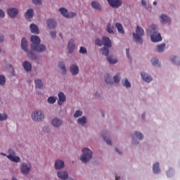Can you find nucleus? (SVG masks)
Instances as JSON below:
<instances>
[{"instance_id":"obj_1","label":"nucleus","mask_w":180,"mask_h":180,"mask_svg":"<svg viewBox=\"0 0 180 180\" xmlns=\"http://www.w3.org/2000/svg\"><path fill=\"white\" fill-rule=\"evenodd\" d=\"M31 50L37 53H43L46 51V46L40 44V38L36 35L31 36Z\"/></svg>"},{"instance_id":"obj_2","label":"nucleus","mask_w":180,"mask_h":180,"mask_svg":"<svg viewBox=\"0 0 180 180\" xmlns=\"http://www.w3.org/2000/svg\"><path fill=\"white\" fill-rule=\"evenodd\" d=\"M149 30H150V33H152V34L150 35V39L152 41H153L154 43H157V41H161V40H162L161 34L157 31V25H152L150 27Z\"/></svg>"},{"instance_id":"obj_3","label":"nucleus","mask_w":180,"mask_h":180,"mask_svg":"<svg viewBox=\"0 0 180 180\" xmlns=\"http://www.w3.org/2000/svg\"><path fill=\"white\" fill-rule=\"evenodd\" d=\"M133 36L134 41L141 44L143 43V36H144V30L140 26H137L136 33H133Z\"/></svg>"},{"instance_id":"obj_4","label":"nucleus","mask_w":180,"mask_h":180,"mask_svg":"<svg viewBox=\"0 0 180 180\" xmlns=\"http://www.w3.org/2000/svg\"><path fill=\"white\" fill-rule=\"evenodd\" d=\"M82 153L83 154L80 158L81 161H82V162H88V161L92 158V150L86 148L83 149Z\"/></svg>"},{"instance_id":"obj_5","label":"nucleus","mask_w":180,"mask_h":180,"mask_svg":"<svg viewBox=\"0 0 180 180\" xmlns=\"http://www.w3.org/2000/svg\"><path fill=\"white\" fill-rule=\"evenodd\" d=\"M32 119L34 122H41L44 119V114L40 110L34 111L32 114Z\"/></svg>"},{"instance_id":"obj_6","label":"nucleus","mask_w":180,"mask_h":180,"mask_svg":"<svg viewBox=\"0 0 180 180\" xmlns=\"http://www.w3.org/2000/svg\"><path fill=\"white\" fill-rule=\"evenodd\" d=\"M59 12L63 15V16L68 18H75V16H77L75 13H68V11L64 8H59Z\"/></svg>"},{"instance_id":"obj_7","label":"nucleus","mask_w":180,"mask_h":180,"mask_svg":"<svg viewBox=\"0 0 180 180\" xmlns=\"http://www.w3.org/2000/svg\"><path fill=\"white\" fill-rule=\"evenodd\" d=\"M112 8H119L122 6V0H107Z\"/></svg>"},{"instance_id":"obj_8","label":"nucleus","mask_w":180,"mask_h":180,"mask_svg":"<svg viewBox=\"0 0 180 180\" xmlns=\"http://www.w3.org/2000/svg\"><path fill=\"white\" fill-rule=\"evenodd\" d=\"M21 172L24 175H27L30 172V164L26 165V164H22L21 166Z\"/></svg>"},{"instance_id":"obj_9","label":"nucleus","mask_w":180,"mask_h":180,"mask_svg":"<svg viewBox=\"0 0 180 180\" xmlns=\"http://www.w3.org/2000/svg\"><path fill=\"white\" fill-rule=\"evenodd\" d=\"M18 11L15 8H11L7 10V13L10 18H16Z\"/></svg>"},{"instance_id":"obj_10","label":"nucleus","mask_w":180,"mask_h":180,"mask_svg":"<svg viewBox=\"0 0 180 180\" xmlns=\"http://www.w3.org/2000/svg\"><path fill=\"white\" fill-rule=\"evenodd\" d=\"M68 49L69 50V53H71L75 49V42L74 39H70L68 42Z\"/></svg>"},{"instance_id":"obj_11","label":"nucleus","mask_w":180,"mask_h":180,"mask_svg":"<svg viewBox=\"0 0 180 180\" xmlns=\"http://www.w3.org/2000/svg\"><path fill=\"white\" fill-rule=\"evenodd\" d=\"M58 176L60 179L66 180L68 179V173L65 171L58 172Z\"/></svg>"},{"instance_id":"obj_12","label":"nucleus","mask_w":180,"mask_h":180,"mask_svg":"<svg viewBox=\"0 0 180 180\" xmlns=\"http://www.w3.org/2000/svg\"><path fill=\"white\" fill-rule=\"evenodd\" d=\"M56 26L57 22H56V20L53 19L47 20V27H49V29H56Z\"/></svg>"},{"instance_id":"obj_13","label":"nucleus","mask_w":180,"mask_h":180,"mask_svg":"<svg viewBox=\"0 0 180 180\" xmlns=\"http://www.w3.org/2000/svg\"><path fill=\"white\" fill-rule=\"evenodd\" d=\"M59 100L58 101V105H60V106H61V105H63V102H65L66 101V97L65 95L64 94V93L63 92H60L58 95Z\"/></svg>"},{"instance_id":"obj_14","label":"nucleus","mask_w":180,"mask_h":180,"mask_svg":"<svg viewBox=\"0 0 180 180\" xmlns=\"http://www.w3.org/2000/svg\"><path fill=\"white\" fill-rule=\"evenodd\" d=\"M142 79H143V81H145V82H151V81H153V78L151 77V76L147 75L146 72H142L141 73Z\"/></svg>"},{"instance_id":"obj_15","label":"nucleus","mask_w":180,"mask_h":180,"mask_svg":"<svg viewBox=\"0 0 180 180\" xmlns=\"http://www.w3.org/2000/svg\"><path fill=\"white\" fill-rule=\"evenodd\" d=\"M103 44L104 47H112V42L108 37H103Z\"/></svg>"},{"instance_id":"obj_16","label":"nucleus","mask_w":180,"mask_h":180,"mask_svg":"<svg viewBox=\"0 0 180 180\" xmlns=\"http://www.w3.org/2000/svg\"><path fill=\"white\" fill-rule=\"evenodd\" d=\"M52 124L54 127H60L63 124V121L58 118H53L52 120Z\"/></svg>"},{"instance_id":"obj_17","label":"nucleus","mask_w":180,"mask_h":180,"mask_svg":"<svg viewBox=\"0 0 180 180\" xmlns=\"http://www.w3.org/2000/svg\"><path fill=\"white\" fill-rule=\"evenodd\" d=\"M64 162L63 160H56L55 162L56 169H63L64 168Z\"/></svg>"},{"instance_id":"obj_18","label":"nucleus","mask_w":180,"mask_h":180,"mask_svg":"<svg viewBox=\"0 0 180 180\" xmlns=\"http://www.w3.org/2000/svg\"><path fill=\"white\" fill-rule=\"evenodd\" d=\"M22 67L24 68V70L27 71V72L32 71V63H30L29 61L23 62Z\"/></svg>"},{"instance_id":"obj_19","label":"nucleus","mask_w":180,"mask_h":180,"mask_svg":"<svg viewBox=\"0 0 180 180\" xmlns=\"http://www.w3.org/2000/svg\"><path fill=\"white\" fill-rule=\"evenodd\" d=\"M70 72H72V75H77L79 72L78 66L76 65H70Z\"/></svg>"},{"instance_id":"obj_20","label":"nucleus","mask_w":180,"mask_h":180,"mask_svg":"<svg viewBox=\"0 0 180 180\" xmlns=\"http://www.w3.org/2000/svg\"><path fill=\"white\" fill-rule=\"evenodd\" d=\"M161 23H171V19L165 14L160 15Z\"/></svg>"},{"instance_id":"obj_21","label":"nucleus","mask_w":180,"mask_h":180,"mask_svg":"<svg viewBox=\"0 0 180 180\" xmlns=\"http://www.w3.org/2000/svg\"><path fill=\"white\" fill-rule=\"evenodd\" d=\"M21 49L27 52V40H26V38H22L21 40Z\"/></svg>"},{"instance_id":"obj_22","label":"nucleus","mask_w":180,"mask_h":180,"mask_svg":"<svg viewBox=\"0 0 180 180\" xmlns=\"http://www.w3.org/2000/svg\"><path fill=\"white\" fill-rule=\"evenodd\" d=\"M30 30L32 33H34L35 34H39V27L35 24H31L30 26Z\"/></svg>"},{"instance_id":"obj_23","label":"nucleus","mask_w":180,"mask_h":180,"mask_svg":"<svg viewBox=\"0 0 180 180\" xmlns=\"http://www.w3.org/2000/svg\"><path fill=\"white\" fill-rule=\"evenodd\" d=\"M8 159L11 160V161H13V162H20V158L18 156H14L13 155H8Z\"/></svg>"},{"instance_id":"obj_24","label":"nucleus","mask_w":180,"mask_h":180,"mask_svg":"<svg viewBox=\"0 0 180 180\" xmlns=\"http://www.w3.org/2000/svg\"><path fill=\"white\" fill-rule=\"evenodd\" d=\"M115 27L117 28V30L119 33H121V34H124V30H123V25H122L120 22H117L115 24Z\"/></svg>"},{"instance_id":"obj_25","label":"nucleus","mask_w":180,"mask_h":180,"mask_svg":"<svg viewBox=\"0 0 180 180\" xmlns=\"http://www.w3.org/2000/svg\"><path fill=\"white\" fill-rule=\"evenodd\" d=\"M153 169L154 174H160V172H161V170L160 169V163L156 162L155 164H154Z\"/></svg>"},{"instance_id":"obj_26","label":"nucleus","mask_w":180,"mask_h":180,"mask_svg":"<svg viewBox=\"0 0 180 180\" xmlns=\"http://www.w3.org/2000/svg\"><path fill=\"white\" fill-rule=\"evenodd\" d=\"M101 53L103 56L108 57L109 56V48L108 46H104L101 49Z\"/></svg>"},{"instance_id":"obj_27","label":"nucleus","mask_w":180,"mask_h":180,"mask_svg":"<svg viewBox=\"0 0 180 180\" xmlns=\"http://www.w3.org/2000/svg\"><path fill=\"white\" fill-rule=\"evenodd\" d=\"M26 19H32L33 18V9H29L25 14Z\"/></svg>"},{"instance_id":"obj_28","label":"nucleus","mask_w":180,"mask_h":180,"mask_svg":"<svg viewBox=\"0 0 180 180\" xmlns=\"http://www.w3.org/2000/svg\"><path fill=\"white\" fill-rule=\"evenodd\" d=\"M58 67L60 68L63 74H65V72H67V69H65V64H64V62H60L58 63Z\"/></svg>"},{"instance_id":"obj_29","label":"nucleus","mask_w":180,"mask_h":180,"mask_svg":"<svg viewBox=\"0 0 180 180\" xmlns=\"http://www.w3.org/2000/svg\"><path fill=\"white\" fill-rule=\"evenodd\" d=\"M105 82L107 84V85H112L113 84V82L112 81L110 78V75L109 74H107L105 77Z\"/></svg>"},{"instance_id":"obj_30","label":"nucleus","mask_w":180,"mask_h":180,"mask_svg":"<svg viewBox=\"0 0 180 180\" xmlns=\"http://www.w3.org/2000/svg\"><path fill=\"white\" fill-rule=\"evenodd\" d=\"M91 6L92 8H94V9H97V11H101V4L98 1H93L91 2Z\"/></svg>"},{"instance_id":"obj_31","label":"nucleus","mask_w":180,"mask_h":180,"mask_svg":"<svg viewBox=\"0 0 180 180\" xmlns=\"http://www.w3.org/2000/svg\"><path fill=\"white\" fill-rule=\"evenodd\" d=\"M35 87L38 88V89H40L43 87V83L41 82V80L39 79L35 80Z\"/></svg>"},{"instance_id":"obj_32","label":"nucleus","mask_w":180,"mask_h":180,"mask_svg":"<svg viewBox=\"0 0 180 180\" xmlns=\"http://www.w3.org/2000/svg\"><path fill=\"white\" fill-rule=\"evenodd\" d=\"M157 50L158 53H162L164 50H165V44H162L160 45L157 46Z\"/></svg>"},{"instance_id":"obj_33","label":"nucleus","mask_w":180,"mask_h":180,"mask_svg":"<svg viewBox=\"0 0 180 180\" xmlns=\"http://www.w3.org/2000/svg\"><path fill=\"white\" fill-rule=\"evenodd\" d=\"M77 122L79 124H81L82 126H84L85 123H86V118L85 117H82L81 118H79L77 120Z\"/></svg>"},{"instance_id":"obj_34","label":"nucleus","mask_w":180,"mask_h":180,"mask_svg":"<svg viewBox=\"0 0 180 180\" xmlns=\"http://www.w3.org/2000/svg\"><path fill=\"white\" fill-rule=\"evenodd\" d=\"M113 29H115V27H113V25H111L110 22H108L107 24V27H106V30L108 33H113Z\"/></svg>"},{"instance_id":"obj_35","label":"nucleus","mask_w":180,"mask_h":180,"mask_svg":"<svg viewBox=\"0 0 180 180\" xmlns=\"http://www.w3.org/2000/svg\"><path fill=\"white\" fill-rule=\"evenodd\" d=\"M27 56L32 60H37V56H36V54H34L32 51L28 52Z\"/></svg>"},{"instance_id":"obj_36","label":"nucleus","mask_w":180,"mask_h":180,"mask_svg":"<svg viewBox=\"0 0 180 180\" xmlns=\"http://www.w3.org/2000/svg\"><path fill=\"white\" fill-rule=\"evenodd\" d=\"M107 60L110 64H116L117 63V60L113 59L112 56H108Z\"/></svg>"},{"instance_id":"obj_37","label":"nucleus","mask_w":180,"mask_h":180,"mask_svg":"<svg viewBox=\"0 0 180 180\" xmlns=\"http://www.w3.org/2000/svg\"><path fill=\"white\" fill-rule=\"evenodd\" d=\"M151 63L153 64V65H155V67H160V63L158 61V59L155 58H153L151 59Z\"/></svg>"},{"instance_id":"obj_38","label":"nucleus","mask_w":180,"mask_h":180,"mask_svg":"<svg viewBox=\"0 0 180 180\" xmlns=\"http://www.w3.org/2000/svg\"><path fill=\"white\" fill-rule=\"evenodd\" d=\"M6 82V79L5 78V76L0 75V85H5V83Z\"/></svg>"},{"instance_id":"obj_39","label":"nucleus","mask_w":180,"mask_h":180,"mask_svg":"<svg viewBox=\"0 0 180 180\" xmlns=\"http://www.w3.org/2000/svg\"><path fill=\"white\" fill-rule=\"evenodd\" d=\"M102 137H103V140L105 141V143H107V144L108 146H112V141H110V139L106 138V136L105 135H103V134H102Z\"/></svg>"},{"instance_id":"obj_40","label":"nucleus","mask_w":180,"mask_h":180,"mask_svg":"<svg viewBox=\"0 0 180 180\" xmlns=\"http://www.w3.org/2000/svg\"><path fill=\"white\" fill-rule=\"evenodd\" d=\"M95 43L96 44V46H99V47H101V46L103 45V42L102 40H101V39L97 38L95 41Z\"/></svg>"},{"instance_id":"obj_41","label":"nucleus","mask_w":180,"mask_h":180,"mask_svg":"<svg viewBox=\"0 0 180 180\" xmlns=\"http://www.w3.org/2000/svg\"><path fill=\"white\" fill-rule=\"evenodd\" d=\"M114 82H115V84L120 82V74H117L114 77Z\"/></svg>"},{"instance_id":"obj_42","label":"nucleus","mask_w":180,"mask_h":180,"mask_svg":"<svg viewBox=\"0 0 180 180\" xmlns=\"http://www.w3.org/2000/svg\"><path fill=\"white\" fill-rule=\"evenodd\" d=\"M135 136H136V138L139 139V140H143V139L144 138V136H143V134L137 131L135 132Z\"/></svg>"},{"instance_id":"obj_43","label":"nucleus","mask_w":180,"mask_h":180,"mask_svg":"<svg viewBox=\"0 0 180 180\" xmlns=\"http://www.w3.org/2000/svg\"><path fill=\"white\" fill-rule=\"evenodd\" d=\"M122 84L124 86H126V88H130V86H131V85L130 84V82L127 79H125L124 82H122Z\"/></svg>"},{"instance_id":"obj_44","label":"nucleus","mask_w":180,"mask_h":180,"mask_svg":"<svg viewBox=\"0 0 180 180\" xmlns=\"http://www.w3.org/2000/svg\"><path fill=\"white\" fill-rule=\"evenodd\" d=\"M79 116H82V111L77 110L74 114V117H79Z\"/></svg>"},{"instance_id":"obj_45","label":"nucleus","mask_w":180,"mask_h":180,"mask_svg":"<svg viewBox=\"0 0 180 180\" xmlns=\"http://www.w3.org/2000/svg\"><path fill=\"white\" fill-rule=\"evenodd\" d=\"M48 102L49 103H51V104L56 103V98L53 96H51L48 98Z\"/></svg>"},{"instance_id":"obj_46","label":"nucleus","mask_w":180,"mask_h":180,"mask_svg":"<svg viewBox=\"0 0 180 180\" xmlns=\"http://www.w3.org/2000/svg\"><path fill=\"white\" fill-rule=\"evenodd\" d=\"M8 119V115L6 114H1L0 113V121L6 120Z\"/></svg>"},{"instance_id":"obj_47","label":"nucleus","mask_w":180,"mask_h":180,"mask_svg":"<svg viewBox=\"0 0 180 180\" xmlns=\"http://www.w3.org/2000/svg\"><path fill=\"white\" fill-rule=\"evenodd\" d=\"M79 53H81L82 54H86V49H85V47L84 46L80 47Z\"/></svg>"},{"instance_id":"obj_48","label":"nucleus","mask_w":180,"mask_h":180,"mask_svg":"<svg viewBox=\"0 0 180 180\" xmlns=\"http://www.w3.org/2000/svg\"><path fill=\"white\" fill-rule=\"evenodd\" d=\"M174 174V169H169L167 172V176H170L171 175H172Z\"/></svg>"},{"instance_id":"obj_49","label":"nucleus","mask_w":180,"mask_h":180,"mask_svg":"<svg viewBox=\"0 0 180 180\" xmlns=\"http://www.w3.org/2000/svg\"><path fill=\"white\" fill-rule=\"evenodd\" d=\"M32 4L35 5H41V0H32Z\"/></svg>"},{"instance_id":"obj_50","label":"nucleus","mask_w":180,"mask_h":180,"mask_svg":"<svg viewBox=\"0 0 180 180\" xmlns=\"http://www.w3.org/2000/svg\"><path fill=\"white\" fill-rule=\"evenodd\" d=\"M0 18H5V12L3 9H0Z\"/></svg>"},{"instance_id":"obj_51","label":"nucleus","mask_w":180,"mask_h":180,"mask_svg":"<svg viewBox=\"0 0 180 180\" xmlns=\"http://www.w3.org/2000/svg\"><path fill=\"white\" fill-rule=\"evenodd\" d=\"M176 60H178V57L176 56L172 57V63H174V64H176Z\"/></svg>"},{"instance_id":"obj_52","label":"nucleus","mask_w":180,"mask_h":180,"mask_svg":"<svg viewBox=\"0 0 180 180\" xmlns=\"http://www.w3.org/2000/svg\"><path fill=\"white\" fill-rule=\"evenodd\" d=\"M51 36L53 37V39H56V37L57 36V32H51Z\"/></svg>"},{"instance_id":"obj_53","label":"nucleus","mask_w":180,"mask_h":180,"mask_svg":"<svg viewBox=\"0 0 180 180\" xmlns=\"http://www.w3.org/2000/svg\"><path fill=\"white\" fill-rule=\"evenodd\" d=\"M129 49H126L127 56L128 58H130V53H129Z\"/></svg>"},{"instance_id":"obj_54","label":"nucleus","mask_w":180,"mask_h":180,"mask_svg":"<svg viewBox=\"0 0 180 180\" xmlns=\"http://www.w3.org/2000/svg\"><path fill=\"white\" fill-rule=\"evenodd\" d=\"M4 37L2 34H0V43H2L4 41Z\"/></svg>"},{"instance_id":"obj_55","label":"nucleus","mask_w":180,"mask_h":180,"mask_svg":"<svg viewBox=\"0 0 180 180\" xmlns=\"http://www.w3.org/2000/svg\"><path fill=\"white\" fill-rule=\"evenodd\" d=\"M141 4H142L143 6H146V5H147V3L144 0L141 1Z\"/></svg>"},{"instance_id":"obj_56","label":"nucleus","mask_w":180,"mask_h":180,"mask_svg":"<svg viewBox=\"0 0 180 180\" xmlns=\"http://www.w3.org/2000/svg\"><path fill=\"white\" fill-rule=\"evenodd\" d=\"M8 153H11V154H14L13 150L9 149Z\"/></svg>"},{"instance_id":"obj_57","label":"nucleus","mask_w":180,"mask_h":180,"mask_svg":"<svg viewBox=\"0 0 180 180\" xmlns=\"http://www.w3.org/2000/svg\"><path fill=\"white\" fill-rule=\"evenodd\" d=\"M115 180H120V177L117 176V174L115 175Z\"/></svg>"},{"instance_id":"obj_58","label":"nucleus","mask_w":180,"mask_h":180,"mask_svg":"<svg viewBox=\"0 0 180 180\" xmlns=\"http://www.w3.org/2000/svg\"><path fill=\"white\" fill-rule=\"evenodd\" d=\"M115 150L117 151V153H119V154H122V152L119 151V149H117V148H115Z\"/></svg>"},{"instance_id":"obj_59","label":"nucleus","mask_w":180,"mask_h":180,"mask_svg":"<svg viewBox=\"0 0 180 180\" xmlns=\"http://www.w3.org/2000/svg\"><path fill=\"white\" fill-rule=\"evenodd\" d=\"M142 118L146 119V112L142 114Z\"/></svg>"},{"instance_id":"obj_60","label":"nucleus","mask_w":180,"mask_h":180,"mask_svg":"<svg viewBox=\"0 0 180 180\" xmlns=\"http://www.w3.org/2000/svg\"><path fill=\"white\" fill-rule=\"evenodd\" d=\"M101 115H102L103 117H105V112H102Z\"/></svg>"},{"instance_id":"obj_61","label":"nucleus","mask_w":180,"mask_h":180,"mask_svg":"<svg viewBox=\"0 0 180 180\" xmlns=\"http://www.w3.org/2000/svg\"><path fill=\"white\" fill-rule=\"evenodd\" d=\"M59 36L61 39H63V34H59Z\"/></svg>"},{"instance_id":"obj_62","label":"nucleus","mask_w":180,"mask_h":180,"mask_svg":"<svg viewBox=\"0 0 180 180\" xmlns=\"http://www.w3.org/2000/svg\"><path fill=\"white\" fill-rule=\"evenodd\" d=\"M12 180H18V179H16V177H13Z\"/></svg>"},{"instance_id":"obj_63","label":"nucleus","mask_w":180,"mask_h":180,"mask_svg":"<svg viewBox=\"0 0 180 180\" xmlns=\"http://www.w3.org/2000/svg\"><path fill=\"white\" fill-rule=\"evenodd\" d=\"M153 5H157V1H154Z\"/></svg>"},{"instance_id":"obj_64","label":"nucleus","mask_w":180,"mask_h":180,"mask_svg":"<svg viewBox=\"0 0 180 180\" xmlns=\"http://www.w3.org/2000/svg\"><path fill=\"white\" fill-rule=\"evenodd\" d=\"M11 39H15V37L13 35H12Z\"/></svg>"}]
</instances>
